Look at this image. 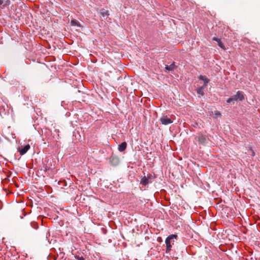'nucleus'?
Returning <instances> with one entry per match:
<instances>
[{"label": "nucleus", "mask_w": 260, "mask_h": 260, "mask_svg": "<svg viewBox=\"0 0 260 260\" xmlns=\"http://www.w3.org/2000/svg\"><path fill=\"white\" fill-rule=\"evenodd\" d=\"M177 235L176 234H172L169 236L165 240L166 244V252L168 253L171 250L172 245L171 244V240L174 239H177Z\"/></svg>", "instance_id": "nucleus-1"}, {"label": "nucleus", "mask_w": 260, "mask_h": 260, "mask_svg": "<svg viewBox=\"0 0 260 260\" xmlns=\"http://www.w3.org/2000/svg\"><path fill=\"white\" fill-rule=\"evenodd\" d=\"M161 123L164 125H167L173 122V120L167 115H163L160 119Z\"/></svg>", "instance_id": "nucleus-2"}, {"label": "nucleus", "mask_w": 260, "mask_h": 260, "mask_svg": "<svg viewBox=\"0 0 260 260\" xmlns=\"http://www.w3.org/2000/svg\"><path fill=\"white\" fill-rule=\"evenodd\" d=\"M30 145L29 144H27L24 147H20L18 148V151L20 153L21 155H24L26 152L30 149Z\"/></svg>", "instance_id": "nucleus-3"}, {"label": "nucleus", "mask_w": 260, "mask_h": 260, "mask_svg": "<svg viewBox=\"0 0 260 260\" xmlns=\"http://www.w3.org/2000/svg\"><path fill=\"white\" fill-rule=\"evenodd\" d=\"M234 96L235 101H237V100L242 101V100L244 99V95H243L242 92H241L240 91H238L237 92L236 94L234 95Z\"/></svg>", "instance_id": "nucleus-4"}, {"label": "nucleus", "mask_w": 260, "mask_h": 260, "mask_svg": "<svg viewBox=\"0 0 260 260\" xmlns=\"http://www.w3.org/2000/svg\"><path fill=\"white\" fill-rule=\"evenodd\" d=\"M126 143L125 142H123L118 145V149L120 152H123L126 149Z\"/></svg>", "instance_id": "nucleus-5"}, {"label": "nucleus", "mask_w": 260, "mask_h": 260, "mask_svg": "<svg viewBox=\"0 0 260 260\" xmlns=\"http://www.w3.org/2000/svg\"><path fill=\"white\" fill-rule=\"evenodd\" d=\"M149 183H151V181H149L146 176L142 177L140 181V184L144 186H146Z\"/></svg>", "instance_id": "nucleus-6"}, {"label": "nucleus", "mask_w": 260, "mask_h": 260, "mask_svg": "<svg viewBox=\"0 0 260 260\" xmlns=\"http://www.w3.org/2000/svg\"><path fill=\"white\" fill-rule=\"evenodd\" d=\"M100 14L104 17H107L109 15L108 11L104 9L100 10Z\"/></svg>", "instance_id": "nucleus-7"}, {"label": "nucleus", "mask_w": 260, "mask_h": 260, "mask_svg": "<svg viewBox=\"0 0 260 260\" xmlns=\"http://www.w3.org/2000/svg\"><path fill=\"white\" fill-rule=\"evenodd\" d=\"M199 78L200 80H203L206 84H208L209 82V80L206 76L201 75Z\"/></svg>", "instance_id": "nucleus-8"}, {"label": "nucleus", "mask_w": 260, "mask_h": 260, "mask_svg": "<svg viewBox=\"0 0 260 260\" xmlns=\"http://www.w3.org/2000/svg\"><path fill=\"white\" fill-rule=\"evenodd\" d=\"M175 68V65L174 62L170 64V66H166L165 67L166 69L168 71H172Z\"/></svg>", "instance_id": "nucleus-9"}, {"label": "nucleus", "mask_w": 260, "mask_h": 260, "mask_svg": "<svg viewBox=\"0 0 260 260\" xmlns=\"http://www.w3.org/2000/svg\"><path fill=\"white\" fill-rule=\"evenodd\" d=\"M71 25L72 26H77L79 27H81V25L79 23V22L76 20H72L71 21Z\"/></svg>", "instance_id": "nucleus-10"}, {"label": "nucleus", "mask_w": 260, "mask_h": 260, "mask_svg": "<svg viewBox=\"0 0 260 260\" xmlns=\"http://www.w3.org/2000/svg\"><path fill=\"white\" fill-rule=\"evenodd\" d=\"M197 92L198 94H200L202 96H203L204 94V89H203V87H199L197 89Z\"/></svg>", "instance_id": "nucleus-11"}, {"label": "nucleus", "mask_w": 260, "mask_h": 260, "mask_svg": "<svg viewBox=\"0 0 260 260\" xmlns=\"http://www.w3.org/2000/svg\"><path fill=\"white\" fill-rule=\"evenodd\" d=\"M146 178L148 179L149 181H150L152 182V180H153L155 178V177L153 175L149 174L147 175Z\"/></svg>", "instance_id": "nucleus-12"}, {"label": "nucleus", "mask_w": 260, "mask_h": 260, "mask_svg": "<svg viewBox=\"0 0 260 260\" xmlns=\"http://www.w3.org/2000/svg\"><path fill=\"white\" fill-rule=\"evenodd\" d=\"M218 45L222 49H225V48H224V46L223 45V44L222 43V42L221 41V40H220L218 42Z\"/></svg>", "instance_id": "nucleus-13"}, {"label": "nucleus", "mask_w": 260, "mask_h": 260, "mask_svg": "<svg viewBox=\"0 0 260 260\" xmlns=\"http://www.w3.org/2000/svg\"><path fill=\"white\" fill-rule=\"evenodd\" d=\"M235 101V100H234V96H232V97H231V98H230L227 100V101H226V102H227V103H230L232 102V101Z\"/></svg>", "instance_id": "nucleus-14"}, {"label": "nucleus", "mask_w": 260, "mask_h": 260, "mask_svg": "<svg viewBox=\"0 0 260 260\" xmlns=\"http://www.w3.org/2000/svg\"><path fill=\"white\" fill-rule=\"evenodd\" d=\"M214 114H215V115L216 116H217H217H221V114H220V113L219 111H215L214 112Z\"/></svg>", "instance_id": "nucleus-15"}, {"label": "nucleus", "mask_w": 260, "mask_h": 260, "mask_svg": "<svg viewBox=\"0 0 260 260\" xmlns=\"http://www.w3.org/2000/svg\"><path fill=\"white\" fill-rule=\"evenodd\" d=\"M212 40H213V41H216V42H217L220 40V39H219L217 38H215V37H214V38L212 39Z\"/></svg>", "instance_id": "nucleus-16"}, {"label": "nucleus", "mask_w": 260, "mask_h": 260, "mask_svg": "<svg viewBox=\"0 0 260 260\" xmlns=\"http://www.w3.org/2000/svg\"><path fill=\"white\" fill-rule=\"evenodd\" d=\"M207 84H206L205 83H204V85L202 86H201L200 87H203V89H204V88L207 86Z\"/></svg>", "instance_id": "nucleus-17"}, {"label": "nucleus", "mask_w": 260, "mask_h": 260, "mask_svg": "<svg viewBox=\"0 0 260 260\" xmlns=\"http://www.w3.org/2000/svg\"><path fill=\"white\" fill-rule=\"evenodd\" d=\"M112 159L113 160H115L116 163H118V158L113 157Z\"/></svg>", "instance_id": "nucleus-18"}, {"label": "nucleus", "mask_w": 260, "mask_h": 260, "mask_svg": "<svg viewBox=\"0 0 260 260\" xmlns=\"http://www.w3.org/2000/svg\"><path fill=\"white\" fill-rule=\"evenodd\" d=\"M3 4V1L2 0H0V6L2 5Z\"/></svg>", "instance_id": "nucleus-19"}]
</instances>
